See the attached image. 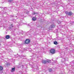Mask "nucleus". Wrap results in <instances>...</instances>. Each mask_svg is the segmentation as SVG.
Segmentation results:
<instances>
[{
    "instance_id": "obj_8",
    "label": "nucleus",
    "mask_w": 74,
    "mask_h": 74,
    "mask_svg": "<svg viewBox=\"0 0 74 74\" xmlns=\"http://www.w3.org/2000/svg\"><path fill=\"white\" fill-rule=\"evenodd\" d=\"M36 18L35 17H34L32 19V20L33 21H36Z\"/></svg>"
},
{
    "instance_id": "obj_3",
    "label": "nucleus",
    "mask_w": 74,
    "mask_h": 74,
    "mask_svg": "<svg viewBox=\"0 0 74 74\" xmlns=\"http://www.w3.org/2000/svg\"><path fill=\"white\" fill-rule=\"evenodd\" d=\"M65 14H66V15H69V16H70V15H73V13L71 12H68L66 11L65 12Z\"/></svg>"
},
{
    "instance_id": "obj_17",
    "label": "nucleus",
    "mask_w": 74,
    "mask_h": 74,
    "mask_svg": "<svg viewBox=\"0 0 74 74\" xmlns=\"http://www.w3.org/2000/svg\"><path fill=\"white\" fill-rule=\"evenodd\" d=\"M26 5H27V6H28L29 5L27 4H26Z\"/></svg>"
},
{
    "instance_id": "obj_15",
    "label": "nucleus",
    "mask_w": 74,
    "mask_h": 74,
    "mask_svg": "<svg viewBox=\"0 0 74 74\" xmlns=\"http://www.w3.org/2000/svg\"><path fill=\"white\" fill-rule=\"evenodd\" d=\"M14 20H15V19L14 18V19H12V21H14Z\"/></svg>"
},
{
    "instance_id": "obj_22",
    "label": "nucleus",
    "mask_w": 74,
    "mask_h": 74,
    "mask_svg": "<svg viewBox=\"0 0 74 74\" xmlns=\"http://www.w3.org/2000/svg\"><path fill=\"white\" fill-rule=\"evenodd\" d=\"M4 28H4V27H3V29H4Z\"/></svg>"
},
{
    "instance_id": "obj_13",
    "label": "nucleus",
    "mask_w": 74,
    "mask_h": 74,
    "mask_svg": "<svg viewBox=\"0 0 74 74\" xmlns=\"http://www.w3.org/2000/svg\"><path fill=\"white\" fill-rule=\"evenodd\" d=\"M52 69H49V72H51V71H52Z\"/></svg>"
},
{
    "instance_id": "obj_10",
    "label": "nucleus",
    "mask_w": 74,
    "mask_h": 74,
    "mask_svg": "<svg viewBox=\"0 0 74 74\" xmlns=\"http://www.w3.org/2000/svg\"><path fill=\"white\" fill-rule=\"evenodd\" d=\"M3 68L2 67V66H0V70L1 71L3 70Z\"/></svg>"
},
{
    "instance_id": "obj_11",
    "label": "nucleus",
    "mask_w": 74,
    "mask_h": 74,
    "mask_svg": "<svg viewBox=\"0 0 74 74\" xmlns=\"http://www.w3.org/2000/svg\"><path fill=\"white\" fill-rule=\"evenodd\" d=\"M15 68H12V69L11 71L12 72H13V71H15Z\"/></svg>"
},
{
    "instance_id": "obj_18",
    "label": "nucleus",
    "mask_w": 74,
    "mask_h": 74,
    "mask_svg": "<svg viewBox=\"0 0 74 74\" xmlns=\"http://www.w3.org/2000/svg\"><path fill=\"white\" fill-rule=\"evenodd\" d=\"M9 29H10V30H11V28H9Z\"/></svg>"
},
{
    "instance_id": "obj_1",
    "label": "nucleus",
    "mask_w": 74,
    "mask_h": 74,
    "mask_svg": "<svg viewBox=\"0 0 74 74\" xmlns=\"http://www.w3.org/2000/svg\"><path fill=\"white\" fill-rule=\"evenodd\" d=\"M51 60H48L47 61L45 60H42V62L43 64H46L47 63H51Z\"/></svg>"
},
{
    "instance_id": "obj_5",
    "label": "nucleus",
    "mask_w": 74,
    "mask_h": 74,
    "mask_svg": "<svg viewBox=\"0 0 74 74\" xmlns=\"http://www.w3.org/2000/svg\"><path fill=\"white\" fill-rule=\"evenodd\" d=\"M55 27V25L54 24L53 25H51L50 27V28H53V27Z\"/></svg>"
},
{
    "instance_id": "obj_19",
    "label": "nucleus",
    "mask_w": 74,
    "mask_h": 74,
    "mask_svg": "<svg viewBox=\"0 0 74 74\" xmlns=\"http://www.w3.org/2000/svg\"><path fill=\"white\" fill-rule=\"evenodd\" d=\"M60 26L61 27V25H60Z\"/></svg>"
},
{
    "instance_id": "obj_14",
    "label": "nucleus",
    "mask_w": 74,
    "mask_h": 74,
    "mask_svg": "<svg viewBox=\"0 0 74 74\" xmlns=\"http://www.w3.org/2000/svg\"><path fill=\"white\" fill-rule=\"evenodd\" d=\"M57 22L58 24H61V22L60 21H58Z\"/></svg>"
},
{
    "instance_id": "obj_6",
    "label": "nucleus",
    "mask_w": 74,
    "mask_h": 74,
    "mask_svg": "<svg viewBox=\"0 0 74 74\" xmlns=\"http://www.w3.org/2000/svg\"><path fill=\"white\" fill-rule=\"evenodd\" d=\"M10 36L9 35H6L5 37V38L6 39H8L9 38H10Z\"/></svg>"
},
{
    "instance_id": "obj_7",
    "label": "nucleus",
    "mask_w": 74,
    "mask_h": 74,
    "mask_svg": "<svg viewBox=\"0 0 74 74\" xmlns=\"http://www.w3.org/2000/svg\"><path fill=\"white\" fill-rule=\"evenodd\" d=\"M33 15H34L35 14H38V13L37 12H33L32 13Z\"/></svg>"
},
{
    "instance_id": "obj_20",
    "label": "nucleus",
    "mask_w": 74,
    "mask_h": 74,
    "mask_svg": "<svg viewBox=\"0 0 74 74\" xmlns=\"http://www.w3.org/2000/svg\"><path fill=\"white\" fill-rule=\"evenodd\" d=\"M5 8H4V10H5Z\"/></svg>"
},
{
    "instance_id": "obj_9",
    "label": "nucleus",
    "mask_w": 74,
    "mask_h": 74,
    "mask_svg": "<svg viewBox=\"0 0 74 74\" xmlns=\"http://www.w3.org/2000/svg\"><path fill=\"white\" fill-rule=\"evenodd\" d=\"M10 18H15V17H17V16H14L13 15L12 16H11V15H10Z\"/></svg>"
},
{
    "instance_id": "obj_21",
    "label": "nucleus",
    "mask_w": 74,
    "mask_h": 74,
    "mask_svg": "<svg viewBox=\"0 0 74 74\" xmlns=\"http://www.w3.org/2000/svg\"><path fill=\"white\" fill-rule=\"evenodd\" d=\"M30 25V24H29L28 25Z\"/></svg>"
},
{
    "instance_id": "obj_16",
    "label": "nucleus",
    "mask_w": 74,
    "mask_h": 74,
    "mask_svg": "<svg viewBox=\"0 0 74 74\" xmlns=\"http://www.w3.org/2000/svg\"><path fill=\"white\" fill-rule=\"evenodd\" d=\"M11 27H13V25L12 24V25H11Z\"/></svg>"
},
{
    "instance_id": "obj_12",
    "label": "nucleus",
    "mask_w": 74,
    "mask_h": 74,
    "mask_svg": "<svg viewBox=\"0 0 74 74\" xmlns=\"http://www.w3.org/2000/svg\"><path fill=\"white\" fill-rule=\"evenodd\" d=\"M54 44H55V45H57V44H58V42L56 41H55L54 42Z\"/></svg>"
},
{
    "instance_id": "obj_2",
    "label": "nucleus",
    "mask_w": 74,
    "mask_h": 74,
    "mask_svg": "<svg viewBox=\"0 0 74 74\" xmlns=\"http://www.w3.org/2000/svg\"><path fill=\"white\" fill-rule=\"evenodd\" d=\"M30 42V40L29 39H27L25 40L24 43L26 44H29Z\"/></svg>"
},
{
    "instance_id": "obj_4",
    "label": "nucleus",
    "mask_w": 74,
    "mask_h": 74,
    "mask_svg": "<svg viewBox=\"0 0 74 74\" xmlns=\"http://www.w3.org/2000/svg\"><path fill=\"white\" fill-rule=\"evenodd\" d=\"M50 52L51 53H53V54H54L55 52V49H52L50 50Z\"/></svg>"
}]
</instances>
